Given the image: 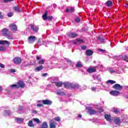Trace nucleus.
<instances>
[{
  "mask_svg": "<svg viewBox=\"0 0 128 128\" xmlns=\"http://www.w3.org/2000/svg\"><path fill=\"white\" fill-rule=\"evenodd\" d=\"M64 86L65 88H79L80 86L78 84H72V83H64Z\"/></svg>",
  "mask_w": 128,
  "mask_h": 128,
  "instance_id": "1",
  "label": "nucleus"
},
{
  "mask_svg": "<svg viewBox=\"0 0 128 128\" xmlns=\"http://www.w3.org/2000/svg\"><path fill=\"white\" fill-rule=\"evenodd\" d=\"M72 42L74 44H84V42L82 39H77L73 40Z\"/></svg>",
  "mask_w": 128,
  "mask_h": 128,
  "instance_id": "2",
  "label": "nucleus"
},
{
  "mask_svg": "<svg viewBox=\"0 0 128 128\" xmlns=\"http://www.w3.org/2000/svg\"><path fill=\"white\" fill-rule=\"evenodd\" d=\"M38 38L35 36H30L28 38V41L30 44H32V42H34Z\"/></svg>",
  "mask_w": 128,
  "mask_h": 128,
  "instance_id": "3",
  "label": "nucleus"
},
{
  "mask_svg": "<svg viewBox=\"0 0 128 128\" xmlns=\"http://www.w3.org/2000/svg\"><path fill=\"white\" fill-rule=\"evenodd\" d=\"M13 62L14 64H18L22 63V59L18 57H16L13 59Z\"/></svg>",
  "mask_w": 128,
  "mask_h": 128,
  "instance_id": "4",
  "label": "nucleus"
},
{
  "mask_svg": "<svg viewBox=\"0 0 128 128\" xmlns=\"http://www.w3.org/2000/svg\"><path fill=\"white\" fill-rule=\"evenodd\" d=\"M113 88L117 90H122V86H120V84H115L113 86Z\"/></svg>",
  "mask_w": 128,
  "mask_h": 128,
  "instance_id": "5",
  "label": "nucleus"
},
{
  "mask_svg": "<svg viewBox=\"0 0 128 128\" xmlns=\"http://www.w3.org/2000/svg\"><path fill=\"white\" fill-rule=\"evenodd\" d=\"M67 34L68 36H69L70 38H76V36H78V34L74 32L68 33Z\"/></svg>",
  "mask_w": 128,
  "mask_h": 128,
  "instance_id": "6",
  "label": "nucleus"
},
{
  "mask_svg": "<svg viewBox=\"0 0 128 128\" xmlns=\"http://www.w3.org/2000/svg\"><path fill=\"white\" fill-rule=\"evenodd\" d=\"M10 30H12V32H16L18 30V27L16 24H12L10 26Z\"/></svg>",
  "mask_w": 128,
  "mask_h": 128,
  "instance_id": "7",
  "label": "nucleus"
},
{
  "mask_svg": "<svg viewBox=\"0 0 128 128\" xmlns=\"http://www.w3.org/2000/svg\"><path fill=\"white\" fill-rule=\"evenodd\" d=\"M87 72H89V74H92V72H96V67L90 68L87 70Z\"/></svg>",
  "mask_w": 128,
  "mask_h": 128,
  "instance_id": "8",
  "label": "nucleus"
},
{
  "mask_svg": "<svg viewBox=\"0 0 128 128\" xmlns=\"http://www.w3.org/2000/svg\"><path fill=\"white\" fill-rule=\"evenodd\" d=\"M42 102L43 104H47V106H50L52 102L48 100H42Z\"/></svg>",
  "mask_w": 128,
  "mask_h": 128,
  "instance_id": "9",
  "label": "nucleus"
},
{
  "mask_svg": "<svg viewBox=\"0 0 128 128\" xmlns=\"http://www.w3.org/2000/svg\"><path fill=\"white\" fill-rule=\"evenodd\" d=\"M98 38L101 44H106V41H104V36L100 35Z\"/></svg>",
  "mask_w": 128,
  "mask_h": 128,
  "instance_id": "10",
  "label": "nucleus"
},
{
  "mask_svg": "<svg viewBox=\"0 0 128 128\" xmlns=\"http://www.w3.org/2000/svg\"><path fill=\"white\" fill-rule=\"evenodd\" d=\"M30 28L32 30L35 32H38V30H39L38 27L36 26H34V25L32 24L30 25Z\"/></svg>",
  "mask_w": 128,
  "mask_h": 128,
  "instance_id": "11",
  "label": "nucleus"
},
{
  "mask_svg": "<svg viewBox=\"0 0 128 128\" xmlns=\"http://www.w3.org/2000/svg\"><path fill=\"white\" fill-rule=\"evenodd\" d=\"M56 128V122L51 120L50 123V128Z\"/></svg>",
  "mask_w": 128,
  "mask_h": 128,
  "instance_id": "12",
  "label": "nucleus"
},
{
  "mask_svg": "<svg viewBox=\"0 0 128 128\" xmlns=\"http://www.w3.org/2000/svg\"><path fill=\"white\" fill-rule=\"evenodd\" d=\"M54 84H56V86L58 88H60L62 86V84L64 86L65 83H62V82H54Z\"/></svg>",
  "mask_w": 128,
  "mask_h": 128,
  "instance_id": "13",
  "label": "nucleus"
},
{
  "mask_svg": "<svg viewBox=\"0 0 128 128\" xmlns=\"http://www.w3.org/2000/svg\"><path fill=\"white\" fill-rule=\"evenodd\" d=\"M110 94H112V96H118V94H120V92H118V90H114V91L110 92Z\"/></svg>",
  "mask_w": 128,
  "mask_h": 128,
  "instance_id": "14",
  "label": "nucleus"
},
{
  "mask_svg": "<svg viewBox=\"0 0 128 128\" xmlns=\"http://www.w3.org/2000/svg\"><path fill=\"white\" fill-rule=\"evenodd\" d=\"M0 44H7V46H10V42L8 41V40H0Z\"/></svg>",
  "mask_w": 128,
  "mask_h": 128,
  "instance_id": "15",
  "label": "nucleus"
},
{
  "mask_svg": "<svg viewBox=\"0 0 128 128\" xmlns=\"http://www.w3.org/2000/svg\"><path fill=\"white\" fill-rule=\"evenodd\" d=\"M17 86L18 88H24V82L22 81H20L18 83Z\"/></svg>",
  "mask_w": 128,
  "mask_h": 128,
  "instance_id": "16",
  "label": "nucleus"
},
{
  "mask_svg": "<svg viewBox=\"0 0 128 128\" xmlns=\"http://www.w3.org/2000/svg\"><path fill=\"white\" fill-rule=\"evenodd\" d=\"M88 112L90 114L92 115V114H96L98 112L94 110H92L90 108H89L88 110Z\"/></svg>",
  "mask_w": 128,
  "mask_h": 128,
  "instance_id": "17",
  "label": "nucleus"
},
{
  "mask_svg": "<svg viewBox=\"0 0 128 128\" xmlns=\"http://www.w3.org/2000/svg\"><path fill=\"white\" fill-rule=\"evenodd\" d=\"M94 52L90 50H88L86 51V54L88 56H92Z\"/></svg>",
  "mask_w": 128,
  "mask_h": 128,
  "instance_id": "18",
  "label": "nucleus"
},
{
  "mask_svg": "<svg viewBox=\"0 0 128 128\" xmlns=\"http://www.w3.org/2000/svg\"><path fill=\"white\" fill-rule=\"evenodd\" d=\"M8 30L6 28H4L2 30V32L3 36H8Z\"/></svg>",
  "mask_w": 128,
  "mask_h": 128,
  "instance_id": "19",
  "label": "nucleus"
},
{
  "mask_svg": "<svg viewBox=\"0 0 128 128\" xmlns=\"http://www.w3.org/2000/svg\"><path fill=\"white\" fill-rule=\"evenodd\" d=\"M114 122L116 124H120V120L118 118H114Z\"/></svg>",
  "mask_w": 128,
  "mask_h": 128,
  "instance_id": "20",
  "label": "nucleus"
},
{
  "mask_svg": "<svg viewBox=\"0 0 128 128\" xmlns=\"http://www.w3.org/2000/svg\"><path fill=\"white\" fill-rule=\"evenodd\" d=\"M48 128V123L46 122H43L41 126V128Z\"/></svg>",
  "mask_w": 128,
  "mask_h": 128,
  "instance_id": "21",
  "label": "nucleus"
},
{
  "mask_svg": "<svg viewBox=\"0 0 128 128\" xmlns=\"http://www.w3.org/2000/svg\"><path fill=\"white\" fill-rule=\"evenodd\" d=\"M48 16V12L46 11V12H44V14H43L42 16V18H43V20H48V16Z\"/></svg>",
  "mask_w": 128,
  "mask_h": 128,
  "instance_id": "22",
  "label": "nucleus"
},
{
  "mask_svg": "<svg viewBox=\"0 0 128 128\" xmlns=\"http://www.w3.org/2000/svg\"><path fill=\"white\" fill-rule=\"evenodd\" d=\"M14 12H22L20 9V8H18V6H14Z\"/></svg>",
  "mask_w": 128,
  "mask_h": 128,
  "instance_id": "23",
  "label": "nucleus"
},
{
  "mask_svg": "<svg viewBox=\"0 0 128 128\" xmlns=\"http://www.w3.org/2000/svg\"><path fill=\"white\" fill-rule=\"evenodd\" d=\"M28 126H30V128H34V124L32 123V120H30L28 122Z\"/></svg>",
  "mask_w": 128,
  "mask_h": 128,
  "instance_id": "24",
  "label": "nucleus"
},
{
  "mask_svg": "<svg viewBox=\"0 0 128 128\" xmlns=\"http://www.w3.org/2000/svg\"><path fill=\"white\" fill-rule=\"evenodd\" d=\"M104 118L106 120L110 121V115H108V114H105Z\"/></svg>",
  "mask_w": 128,
  "mask_h": 128,
  "instance_id": "25",
  "label": "nucleus"
},
{
  "mask_svg": "<svg viewBox=\"0 0 128 128\" xmlns=\"http://www.w3.org/2000/svg\"><path fill=\"white\" fill-rule=\"evenodd\" d=\"M44 68V66H39L37 67L36 69L35 70H37V72H40V70H42Z\"/></svg>",
  "mask_w": 128,
  "mask_h": 128,
  "instance_id": "26",
  "label": "nucleus"
},
{
  "mask_svg": "<svg viewBox=\"0 0 128 128\" xmlns=\"http://www.w3.org/2000/svg\"><path fill=\"white\" fill-rule=\"evenodd\" d=\"M16 120L17 122L22 123V122H24V118H16Z\"/></svg>",
  "mask_w": 128,
  "mask_h": 128,
  "instance_id": "27",
  "label": "nucleus"
},
{
  "mask_svg": "<svg viewBox=\"0 0 128 128\" xmlns=\"http://www.w3.org/2000/svg\"><path fill=\"white\" fill-rule=\"evenodd\" d=\"M108 6H112V2L108 0L106 2Z\"/></svg>",
  "mask_w": 128,
  "mask_h": 128,
  "instance_id": "28",
  "label": "nucleus"
},
{
  "mask_svg": "<svg viewBox=\"0 0 128 128\" xmlns=\"http://www.w3.org/2000/svg\"><path fill=\"white\" fill-rule=\"evenodd\" d=\"M76 68H82V64L80 62H78L76 64Z\"/></svg>",
  "mask_w": 128,
  "mask_h": 128,
  "instance_id": "29",
  "label": "nucleus"
},
{
  "mask_svg": "<svg viewBox=\"0 0 128 128\" xmlns=\"http://www.w3.org/2000/svg\"><path fill=\"white\" fill-rule=\"evenodd\" d=\"M6 50V49L4 46H0V52H4Z\"/></svg>",
  "mask_w": 128,
  "mask_h": 128,
  "instance_id": "30",
  "label": "nucleus"
},
{
  "mask_svg": "<svg viewBox=\"0 0 128 128\" xmlns=\"http://www.w3.org/2000/svg\"><path fill=\"white\" fill-rule=\"evenodd\" d=\"M10 88H18V84H14L10 86Z\"/></svg>",
  "mask_w": 128,
  "mask_h": 128,
  "instance_id": "31",
  "label": "nucleus"
},
{
  "mask_svg": "<svg viewBox=\"0 0 128 128\" xmlns=\"http://www.w3.org/2000/svg\"><path fill=\"white\" fill-rule=\"evenodd\" d=\"M107 83L110 84H116V81L112 80H108L107 81Z\"/></svg>",
  "mask_w": 128,
  "mask_h": 128,
  "instance_id": "32",
  "label": "nucleus"
},
{
  "mask_svg": "<svg viewBox=\"0 0 128 128\" xmlns=\"http://www.w3.org/2000/svg\"><path fill=\"white\" fill-rule=\"evenodd\" d=\"M33 120L34 122H36V124H40V119L36 118H33Z\"/></svg>",
  "mask_w": 128,
  "mask_h": 128,
  "instance_id": "33",
  "label": "nucleus"
},
{
  "mask_svg": "<svg viewBox=\"0 0 128 128\" xmlns=\"http://www.w3.org/2000/svg\"><path fill=\"white\" fill-rule=\"evenodd\" d=\"M122 60H124L125 62H128V56H124L122 58Z\"/></svg>",
  "mask_w": 128,
  "mask_h": 128,
  "instance_id": "34",
  "label": "nucleus"
},
{
  "mask_svg": "<svg viewBox=\"0 0 128 128\" xmlns=\"http://www.w3.org/2000/svg\"><path fill=\"white\" fill-rule=\"evenodd\" d=\"M6 116H12V112H10L9 110L5 111Z\"/></svg>",
  "mask_w": 128,
  "mask_h": 128,
  "instance_id": "35",
  "label": "nucleus"
},
{
  "mask_svg": "<svg viewBox=\"0 0 128 128\" xmlns=\"http://www.w3.org/2000/svg\"><path fill=\"white\" fill-rule=\"evenodd\" d=\"M6 36L7 38H8V40H12V36L11 34H7Z\"/></svg>",
  "mask_w": 128,
  "mask_h": 128,
  "instance_id": "36",
  "label": "nucleus"
},
{
  "mask_svg": "<svg viewBox=\"0 0 128 128\" xmlns=\"http://www.w3.org/2000/svg\"><path fill=\"white\" fill-rule=\"evenodd\" d=\"M38 64H44V60H40V61L38 62Z\"/></svg>",
  "mask_w": 128,
  "mask_h": 128,
  "instance_id": "37",
  "label": "nucleus"
},
{
  "mask_svg": "<svg viewBox=\"0 0 128 128\" xmlns=\"http://www.w3.org/2000/svg\"><path fill=\"white\" fill-rule=\"evenodd\" d=\"M8 16L9 18H10L11 16H14V12H8Z\"/></svg>",
  "mask_w": 128,
  "mask_h": 128,
  "instance_id": "38",
  "label": "nucleus"
},
{
  "mask_svg": "<svg viewBox=\"0 0 128 128\" xmlns=\"http://www.w3.org/2000/svg\"><path fill=\"white\" fill-rule=\"evenodd\" d=\"M55 120L56 122H60V117H56L55 118Z\"/></svg>",
  "mask_w": 128,
  "mask_h": 128,
  "instance_id": "39",
  "label": "nucleus"
},
{
  "mask_svg": "<svg viewBox=\"0 0 128 128\" xmlns=\"http://www.w3.org/2000/svg\"><path fill=\"white\" fill-rule=\"evenodd\" d=\"M57 94H58L59 96H64V92H58Z\"/></svg>",
  "mask_w": 128,
  "mask_h": 128,
  "instance_id": "40",
  "label": "nucleus"
},
{
  "mask_svg": "<svg viewBox=\"0 0 128 128\" xmlns=\"http://www.w3.org/2000/svg\"><path fill=\"white\" fill-rule=\"evenodd\" d=\"M81 48L83 50H86V46H82Z\"/></svg>",
  "mask_w": 128,
  "mask_h": 128,
  "instance_id": "41",
  "label": "nucleus"
},
{
  "mask_svg": "<svg viewBox=\"0 0 128 128\" xmlns=\"http://www.w3.org/2000/svg\"><path fill=\"white\" fill-rule=\"evenodd\" d=\"M91 90L92 92H96V88L92 87L91 88Z\"/></svg>",
  "mask_w": 128,
  "mask_h": 128,
  "instance_id": "42",
  "label": "nucleus"
},
{
  "mask_svg": "<svg viewBox=\"0 0 128 128\" xmlns=\"http://www.w3.org/2000/svg\"><path fill=\"white\" fill-rule=\"evenodd\" d=\"M0 67L2 68H4L6 66H4V64H0Z\"/></svg>",
  "mask_w": 128,
  "mask_h": 128,
  "instance_id": "43",
  "label": "nucleus"
},
{
  "mask_svg": "<svg viewBox=\"0 0 128 128\" xmlns=\"http://www.w3.org/2000/svg\"><path fill=\"white\" fill-rule=\"evenodd\" d=\"M75 21L76 22H80V19L79 18H77L76 20Z\"/></svg>",
  "mask_w": 128,
  "mask_h": 128,
  "instance_id": "44",
  "label": "nucleus"
},
{
  "mask_svg": "<svg viewBox=\"0 0 128 128\" xmlns=\"http://www.w3.org/2000/svg\"><path fill=\"white\" fill-rule=\"evenodd\" d=\"M48 20H52V16H49L48 17Z\"/></svg>",
  "mask_w": 128,
  "mask_h": 128,
  "instance_id": "45",
  "label": "nucleus"
},
{
  "mask_svg": "<svg viewBox=\"0 0 128 128\" xmlns=\"http://www.w3.org/2000/svg\"><path fill=\"white\" fill-rule=\"evenodd\" d=\"M14 0H4V2H14Z\"/></svg>",
  "mask_w": 128,
  "mask_h": 128,
  "instance_id": "46",
  "label": "nucleus"
},
{
  "mask_svg": "<svg viewBox=\"0 0 128 128\" xmlns=\"http://www.w3.org/2000/svg\"><path fill=\"white\" fill-rule=\"evenodd\" d=\"M114 112H115V114H118V112H120V110H115Z\"/></svg>",
  "mask_w": 128,
  "mask_h": 128,
  "instance_id": "47",
  "label": "nucleus"
},
{
  "mask_svg": "<svg viewBox=\"0 0 128 128\" xmlns=\"http://www.w3.org/2000/svg\"><path fill=\"white\" fill-rule=\"evenodd\" d=\"M98 50H100V52H106V50H104L102 49H98Z\"/></svg>",
  "mask_w": 128,
  "mask_h": 128,
  "instance_id": "48",
  "label": "nucleus"
},
{
  "mask_svg": "<svg viewBox=\"0 0 128 128\" xmlns=\"http://www.w3.org/2000/svg\"><path fill=\"white\" fill-rule=\"evenodd\" d=\"M37 106H38L39 108H40L42 106H43V105L42 104H38Z\"/></svg>",
  "mask_w": 128,
  "mask_h": 128,
  "instance_id": "49",
  "label": "nucleus"
},
{
  "mask_svg": "<svg viewBox=\"0 0 128 128\" xmlns=\"http://www.w3.org/2000/svg\"><path fill=\"white\" fill-rule=\"evenodd\" d=\"M74 8H72L70 9V12H74Z\"/></svg>",
  "mask_w": 128,
  "mask_h": 128,
  "instance_id": "50",
  "label": "nucleus"
},
{
  "mask_svg": "<svg viewBox=\"0 0 128 128\" xmlns=\"http://www.w3.org/2000/svg\"><path fill=\"white\" fill-rule=\"evenodd\" d=\"M96 78H97V80H99V82H100V80H102V79L100 78H98V76H96Z\"/></svg>",
  "mask_w": 128,
  "mask_h": 128,
  "instance_id": "51",
  "label": "nucleus"
},
{
  "mask_svg": "<svg viewBox=\"0 0 128 128\" xmlns=\"http://www.w3.org/2000/svg\"><path fill=\"white\" fill-rule=\"evenodd\" d=\"M11 72H16V70L14 69H12L10 70Z\"/></svg>",
  "mask_w": 128,
  "mask_h": 128,
  "instance_id": "52",
  "label": "nucleus"
},
{
  "mask_svg": "<svg viewBox=\"0 0 128 128\" xmlns=\"http://www.w3.org/2000/svg\"><path fill=\"white\" fill-rule=\"evenodd\" d=\"M48 76V73L43 74L42 76Z\"/></svg>",
  "mask_w": 128,
  "mask_h": 128,
  "instance_id": "53",
  "label": "nucleus"
},
{
  "mask_svg": "<svg viewBox=\"0 0 128 128\" xmlns=\"http://www.w3.org/2000/svg\"><path fill=\"white\" fill-rule=\"evenodd\" d=\"M22 109H23L22 106H20L18 110H22Z\"/></svg>",
  "mask_w": 128,
  "mask_h": 128,
  "instance_id": "54",
  "label": "nucleus"
},
{
  "mask_svg": "<svg viewBox=\"0 0 128 128\" xmlns=\"http://www.w3.org/2000/svg\"><path fill=\"white\" fill-rule=\"evenodd\" d=\"M110 74H114L116 72V71L112 70L110 71Z\"/></svg>",
  "mask_w": 128,
  "mask_h": 128,
  "instance_id": "55",
  "label": "nucleus"
},
{
  "mask_svg": "<svg viewBox=\"0 0 128 128\" xmlns=\"http://www.w3.org/2000/svg\"><path fill=\"white\" fill-rule=\"evenodd\" d=\"M36 60H40V56H36Z\"/></svg>",
  "mask_w": 128,
  "mask_h": 128,
  "instance_id": "56",
  "label": "nucleus"
},
{
  "mask_svg": "<svg viewBox=\"0 0 128 128\" xmlns=\"http://www.w3.org/2000/svg\"><path fill=\"white\" fill-rule=\"evenodd\" d=\"M66 12H70V9H68V8L66 9Z\"/></svg>",
  "mask_w": 128,
  "mask_h": 128,
  "instance_id": "57",
  "label": "nucleus"
},
{
  "mask_svg": "<svg viewBox=\"0 0 128 128\" xmlns=\"http://www.w3.org/2000/svg\"><path fill=\"white\" fill-rule=\"evenodd\" d=\"M33 112L34 114H38V111L34 110V111H33Z\"/></svg>",
  "mask_w": 128,
  "mask_h": 128,
  "instance_id": "58",
  "label": "nucleus"
},
{
  "mask_svg": "<svg viewBox=\"0 0 128 128\" xmlns=\"http://www.w3.org/2000/svg\"><path fill=\"white\" fill-rule=\"evenodd\" d=\"M2 90V88L0 86V92Z\"/></svg>",
  "mask_w": 128,
  "mask_h": 128,
  "instance_id": "59",
  "label": "nucleus"
},
{
  "mask_svg": "<svg viewBox=\"0 0 128 128\" xmlns=\"http://www.w3.org/2000/svg\"><path fill=\"white\" fill-rule=\"evenodd\" d=\"M78 118H82V114H80L78 116Z\"/></svg>",
  "mask_w": 128,
  "mask_h": 128,
  "instance_id": "60",
  "label": "nucleus"
},
{
  "mask_svg": "<svg viewBox=\"0 0 128 128\" xmlns=\"http://www.w3.org/2000/svg\"><path fill=\"white\" fill-rule=\"evenodd\" d=\"M38 102H42V100H38Z\"/></svg>",
  "mask_w": 128,
  "mask_h": 128,
  "instance_id": "61",
  "label": "nucleus"
},
{
  "mask_svg": "<svg viewBox=\"0 0 128 128\" xmlns=\"http://www.w3.org/2000/svg\"><path fill=\"white\" fill-rule=\"evenodd\" d=\"M67 62H72V61H70V60H68Z\"/></svg>",
  "mask_w": 128,
  "mask_h": 128,
  "instance_id": "62",
  "label": "nucleus"
},
{
  "mask_svg": "<svg viewBox=\"0 0 128 128\" xmlns=\"http://www.w3.org/2000/svg\"><path fill=\"white\" fill-rule=\"evenodd\" d=\"M2 12H0V18H2Z\"/></svg>",
  "mask_w": 128,
  "mask_h": 128,
  "instance_id": "63",
  "label": "nucleus"
},
{
  "mask_svg": "<svg viewBox=\"0 0 128 128\" xmlns=\"http://www.w3.org/2000/svg\"><path fill=\"white\" fill-rule=\"evenodd\" d=\"M126 8H128V4H126Z\"/></svg>",
  "mask_w": 128,
  "mask_h": 128,
  "instance_id": "64",
  "label": "nucleus"
}]
</instances>
